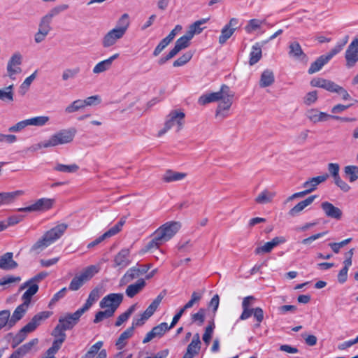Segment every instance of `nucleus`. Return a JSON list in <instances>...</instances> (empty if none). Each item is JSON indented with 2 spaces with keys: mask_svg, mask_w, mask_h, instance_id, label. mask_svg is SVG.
<instances>
[{
  "mask_svg": "<svg viewBox=\"0 0 358 358\" xmlns=\"http://www.w3.org/2000/svg\"><path fill=\"white\" fill-rule=\"evenodd\" d=\"M75 134L76 130L74 129H62L47 139L49 147H56L59 145L69 143L73 140Z\"/></svg>",
  "mask_w": 358,
  "mask_h": 358,
  "instance_id": "7",
  "label": "nucleus"
},
{
  "mask_svg": "<svg viewBox=\"0 0 358 358\" xmlns=\"http://www.w3.org/2000/svg\"><path fill=\"white\" fill-rule=\"evenodd\" d=\"M100 271L99 265H90L75 275L69 285L71 291H77L90 281Z\"/></svg>",
  "mask_w": 358,
  "mask_h": 358,
  "instance_id": "3",
  "label": "nucleus"
},
{
  "mask_svg": "<svg viewBox=\"0 0 358 358\" xmlns=\"http://www.w3.org/2000/svg\"><path fill=\"white\" fill-rule=\"evenodd\" d=\"M208 20V18H203L201 20L196 21L194 23L191 24L189 27L187 33L192 36L194 37L195 34H199L203 30V27H201V25L206 23Z\"/></svg>",
  "mask_w": 358,
  "mask_h": 358,
  "instance_id": "42",
  "label": "nucleus"
},
{
  "mask_svg": "<svg viewBox=\"0 0 358 358\" xmlns=\"http://www.w3.org/2000/svg\"><path fill=\"white\" fill-rule=\"evenodd\" d=\"M289 55L297 59H303L306 55L301 49L300 44L298 42H292L289 45Z\"/></svg>",
  "mask_w": 358,
  "mask_h": 358,
  "instance_id": "36",
  "label": "nucleus"
},
{
  "mask_svg": "<svg viewBox=\"0 0 358 358\" xmlns=\"http://www.w3.org/2000/svg\"><path fill=\"white\" fill-rule=\"evenodd\" d=\"M102 341H98L94 344L82 358H94L103 346Z\"/></svg>",
  "mask_w": 358,
  "mask_h": 358,
  "instance_id": "56",
  "label": "nucleus"
},
{
  "mask_svg": "<svg viewBox=\"0 0 358 358\" xmlns=\"http://www.w3.org/2000/svg\"><path fill=\"white\" fill-rule=\"evenodd\" d=\"M54 203V199L43 197L36 200L29 206L18 208L17 211L24 213L45 212L51 209Z\"/></svg>",
  "mask_w": 358,
  "mask_h": 358,
  "instance_id": "8",
  "label": "nucleus"
},
{
  "mask_svg": "<svg viewBox=\"0 0 358 358\" xmlns=\"http://www.w3.org/2000/svg\"><path fill=\"white\" fill-rule=\"evenodd\" d=\"M348 36H346L345 41L336 44V45L334 48H332L327 55H325V56L328 58L329 60H330L334 56L339 53L343 50V47L348 42Z\"/></svg>",
  "mask_w": 358,
  "mask_h": 358,
  "instance_id": "61",
  "label": "nucleus"
},
{
  "mask_svg": "<svg viewBox=\"0 0 358 358\" xmlns=\"http://www.w3.org/2000/svg\"><path fill=\"white\" fill-rule=\"evenodd\" d=\"M50 120L48 116H37L27 119L29 126L43 127Z\"/></svg>",
  "mask_w": 358,
  "mask_h": 358,
  "instance_id": "50",
  "label": "nucleus"
},
{
  "mask_svg": "<svg viewBox=\"0 0 358 358\" xmlns=\"http://www.w3.org/2000/svg\"><path fill=\"white\" fill-rule=\"evenodd\" d=\"M37 71H35L31 75L27 77L20 87V92L24 94L29 90L31 84L36 77Z\"/></svg>",
  "mask_w": 358,
  "mask_h": 358,
  "instance_id": "55",
  "label": "nucleus"
},
{
  "mask_svg": "<svg viewBox=\"0 0 358 358\" xmlns=\"http://www.w3.org/2000/svg\"><path fill=\"white\" fill-rule=\"evenodd\" d=\"M151 264H137L127 270L121 279L123 284H127L134 279L146 273L150 268Z\"/></svg>",
  "mask_w": 358,
  "mask_h": 358,
  "instance_id": "12",
  "label": "nucleus"
},
{
  "mask_svg": "<svg viewBox=\"0 0 358 358\" xmlns=\"http://www.w3.org/2000/svg\"><path fill=\"white\" fill-rule=\"evenodd\" d=\"M131 262L130 250L127 248L122 249L114 257V267L123 269Z\"/></svg>",
  "mask_w": 358,
  "mask_h": 358,
  "instance_id": "19",
  "label": "nucleus"
},
{
  "mask_svg": "<svg viewBox=\"0 0 358 358\" xmlns=\"http://www.w3.org/2000/svg\"><path fill=\"white\" fill-rule=\"evenodd\" d=\"M286 239L282 236H276L271 241L266 242L264 245L257 247L255 252L257 255L270 252L275 246L285 243Z\"/></svg>",
  "mask_w": 358,
  "mask_h": 358,
  "instance_id": "22",
  "label": "nucleus"
},
{
  "mask_svg": "<svg viewBox=\"0 0 358 358\" xmlns=\"http://www.w3.org/2000/svg\"><path fill=\"white\" fill-rule=\"evenodd\" d=\"M187 176L186 173H181L174 171L171 169L166 171L164 174L162 176V180L165 182H172L176 181H180L185 178Z\"/></svg>",
  "mask_w": 358,
  "mask_h": 358,
  "instance_id": "35",
  "label": "nucleus"
},
{
  "mask_svg": "<svg viewBox=\"0 0 358 358\" xmlns=\"http://www.w3.org/2000/svg\"><path fill=\"white\" fill-rule=\"evenodd\" d=\"M181 224L179 222H168L159 227L156 231L157 236L165 243L169 241L179 231Z\"/></svg>",
  "mask_w": 358,
  "mask_h": 358,
  "instance_id": "9",
  "label": "nucleus"
},
{
  "mask_svg": "<svg viewBox=\"0 0 358 358\" xmlns=\"http://www.w3.org/2000/svg\"><path fill=\"white\" fill-rule=\"evenodd\" d=\"M262 47L258 43H257L252 45L251 52L250 53V65L252 66L257 63L262 58Z\"/></svg>",
  "mask_w": 358,
  "mask_h": 358,
  "instance_id": "41",
  "label": "nucleus"
},
{
  "mask_svg": "<svg viewBox=\"0 0 358 358\" xmlns=\"http://www.w3.org/2000/svg\"><path fill=\"white\" fill-rule=\"evenodd\" d=\"M192 38V36L186 32L184 36L176 41L175 46L171 50V54H175L176 55L180 50L187 48Z\"/></svg>",
  "mask_w": 358,
  "mask_h": 358,
  "instance_id": "33",
  "label": "nucleus"
},
{
  "mask_svg": "<svg viewBox=\"0 0 358 358\" xmlns=\"http://www.w3.org/2000/svg\"><path fill=\"white\" fill-rule=\"evenodd\" d=\"M321 208L327 217L337 220L341 219L343 215L342 210L339 208L334 206L331 203L324 201L321 203Z\"/></svg>",
  "mask_w": 358,
  "mask_h": 358,
  "instance_id": "21",
  "label": "nucleus"
},
{
  "mask_svg": "<svg viewBox=\"0 0 358 358\" xmlns=\"http://www.w3.org/2000/svg\"><path fill=\"white\" fill-rule=\"evenodd\" d=\"M329 60L325 55H321L310 64L308 69V73L313 74L319 71Z\"/></svg>",
  "mask_w": 358,
  "mask_h": 358,
  "instance_id": "40",
  "label": "nucleus"
},
{
  "mask_svg": "<svg viewBox=\"0 0 358 358\" xmlns=\"http://www.w3.org/2000/svg\"><path fill=\"white\" fill-rule=\"evenodd\" d=\"M125 33L119 30L117 28H113L107 32L102 39V45L104 48H109L114 45L117 41L121 39Z\"/></svg>",
  "mask_w": 358,
  "mask_h": 358,
  "instance_id": "16",
  "label": "nucleus"
},
{
  "mask_svg": "<svg viewBox=\"0 0 358 358\" xmlns=\"http://www.w3.org/2000/svg\"><path fill=\"white\" fill-rule=\"evenodd\" d=\"M124 218H122L115 225L112 227L109 230H108L103 234H102L103 238L106 239L117 234L118 232L121 231L122 227L124 224Z\"/></svg>",
  "mask_w": 358,
  "mask_h": 358,
  "instance_id": "47",
  "label": "nucleus"
},
{
  "mask_svg": "<svg viewBox=\"0 0 358 358\" xmlns=\"http://www.w3.org/2000/svg\"><path fill=\"white\" fill-rule=\"evenodd\" d=\"M202 297V293L193 292L191 296V299L182 307V309L186 310L192 308L194 303L199 302Z\"/></svg>",
  "mask_w": 358,
  "mask_h": 358,
  "instance_id": "59",
  "label": "nucleus"
},
{
  "mask_svg": "<svg viewBox=\"0 0 358 358\" xmlns=\"http://www.w3.org/2000/svg\"><path fill=\"white\" fill-rule=\"evenodd\" d=\"M80 70L79 67L69 68L63 71L62 74V80L63 81H67L70 79H74L80 73Z\"/></svg>",
  "mask_w": 358,
  "mask_h": 358,
  "instance_id": "48",
  "label": "nucleus"
},
{
  "mask_svg": "<svg viewBox=\"0 0 358 358\" xmlns=\"http://www.w3.org/2000/svg\"><path fill=\"white\" fill-rule=\"evenodd\" d=\"M226 92L227 94H224L222 98L220 100V102L217 107L215 113L216 117H222V119L228 116L227 111L230 109L232 105L233 98L234 96V93L229 87Z\"/></svg>",
  "mask_w": 358,
  "mask_h": 358,
  "instance_id": "10",
  "label": "nucleus"
},
{
  "mask_svg": "<svg viewBox=\"0 0 358 358\" xmlns=\"http://www.w3.org/2000/svg\"><path fill=\"white\" fill-rule=\"evenodd\" d=\"M264 20H260L258 19H252L248 21V24L245 27V30L247 33H252V31L260 28Z\"/></svg>",
  "mask_w": 358,
  "mask_h": 358,
  "instance_id": "53",
  "label": "nucleus"
},
{
  "mask_svg": "<svg viewBox=\"0 0 358 358\" xmlns=\"http://www.w3.org/2000/svg\"><path fill=\"white\" fill-rule=\"evenodd\" d=\"M145 285L144 279H138L135 283L129 285L127 287L125 293L128 297L133 298L145 287Z\"/></svg>",
  "mask_w": 358,
  "mask_h": 358,
  "instance_id": "32",
  "label": "nucleus"
},
{
  "mask_svg": "<svg viewBox=\"0 0 358 358\" xmlns=\"http://www.w3.org/2000/svg\"><path fill=\"white\" fill-rule=\"evenodd\" d=\"M13 253L8 252L0 256V268L4 271H10L16 268L17 263L13 260Z\"/></svg>",
  "mask_w": 358,
  "mask_h": 358,
  "instance_id": "23",
  "label": "nucleus"
},
{
  "mask_svg": "<svg viewBox=\"0 0 358 358\" xmlns=\"http://www.w3.org/2000/svg\"><path fill=\"white\" fill-rule=\"evenodd\" d=\"M102 294V288L96 287L94 288L90 293L87 299L86 300L84 306L80 308V309L83 311L84 313L87 310L90 308V307L93 305L94 303H95L101 296Z\"/></svg>",
  "mask_w": 358,
  "mask_h": 358,
  "instance_id": "26",
  "label": "nucleus"
},
{
  "mask_svg": "<svg viewBox=\"0 0 358 358\" xmlns=\"http://www.w3.org/2000/svg\"><path fill=\"white\" fill-rule=\"evenodd\" d=\"M114 313H113V310H109L107 308L105 310L99 311L95 315L94 322L99 323L106 318L112 317Z\"/></svg>",
  "mask_w": 358,
  "mask_h": 358,
  "instance_id": "62",
  "label": "nucleus"
},
{
  "mask_svg": "<svg viewBox=\"0 0 358 358\" xmlns=\"http://www.w3.org/2000/svg\"><path fill=\"white\" fill-rule=\"evenodd\" d=\"M27 288V290L24 292L23 295L22 296V300L24 303L27 304H30L32 296L37 293L38 291L39 287L36 283L29 282V280L24 282L22 284L19 288V291H22Z\"/></svg>",
  "mask_w": 358,
  "mask_h": 358,
  "instance_id": "17",
  "label": "nucleus"
},
{
  "mask_svg": "<svg viewBox=\"0 0 358 358\" xmlns=\"http://www.w3.org/2000/svg\"><path fill=\"white\" fill-rule=\"evenodd\" d=\"M0 100L10 103L14 100L13 85L0 89Z\"/></svg>",
  "mask_w": 358,
  "mask_h": 358,
  "instance_id": "44",
  "label": "nucleus"
},
{
  "mask_svg": "<svg viewBox=\"0 0 358 358\" xmlns=\"http://www.w3.org/2000/svg\"><path fill=\"white\" fill-rule=\"evenodd\" d=\"M348 36H346L345 41L336 44V45L334 48H332L327 55H325V56L328 58L329 60H330L334 56L339 53L343 50V47L348 42Z\"/></svg>",
  "mask_w": 358,
  "mask_h": 358,
  "instance_id": "60",
  "label": "nucleus"
},
{
  "mask_svg": "<svg viewBox=\"0 0 358 358\" xmlns=\"http://www.w3.org/2000/svg\"><path fill=\"white\" fill-rule=\"evenodd\" d=\"M192 56L193 54L191 52H185L173 62V66L178 67L185 65L192 59Z\"/></svg>",
  "mask_w": 358,
  "mask_h": 358,
  "instance_id": "58",
  "label": "nucleus"
},
{
  "mask_svg": "<svg viewBox=\"0 0 358 358\" xmlns=\"http://www.w3.org/2000/svg\"><path fill=\"white\" fill-rule=\"evenodd\" d=\"M252 315H253L254 318L257 321V324H255V327H259L260 323L264 320V311L261 308H243V312L239 319L241 320H245L248 319Z\"/></svg>",
  "mask_w": 358,
  "mask_h": 358,
  "instance_id": "18",
  "label": "nucleus"
},
{
  "mask_svg": "<svg viewBox=\"0 0 358 358\" xmlns=\"http://www.w3.org/2000/svg\"><path fill=\"white\" fill-rule=\"evenodd\" d=\"M134 332V327H129L120 334L115 343L118 350H122L126 345V341L133 336Z\"/></svg>",
  "mask_w": 358,
  "mask_h": 358,
  "instance_id": "38",
  "label": "nucleus"
},
{
  "mask_svg": "<svg viewBox=\"0 0 358 358\" xmlns=\"http://www.w3.org/2000/svg\"><path fill=\"white\" fill-rule=\"evenodd\" d=\"M29 306V304L23 302L15 309L12 316L10 317V327H13L24 316L28 310Z\"/></svg>",
  "mask_w": 358,
  "mask_h": 358,
  "instance_id": "28",
  "label": "nucleus"
},
{
  "mask_svg": "<svg viewBox=\"0 0 358 358\" xmlns=\"http://www.w3.org/2000/svg\"><path fill=\"white\" fill-rule=\"evenodd\" d=\"M134 310V306H131L129 307V308L125 311L124 313H122L119 317H117L116 322H115V326L120 327L123 324L124 322H126L130 315L132 314L133 311Z\"/></svg>",
  "mask_w": 358,
  "mask_h": 358,
  "instance_id": "57",
  "label": "nucleus"
},
{
  "mask_svg": "<svg viewBox=\"0 0 358 358\" xmlns=\"http://www.w3.org/2000/svg\"><path fill=\"white\" fill-rule=\"evenodd\" d=\"M85 108L86 106H92L99 104L101 102V99L100 96L94 95L92 96H89L85 99L83 100Z\"/></svg>",
  "mask_w": 358,
  "mask_h": 358,
  "instance_id": "64",
  "label": "nucleus"
},
{
  "mask_svg": "<svg viewBox=\"0 0 358 358\" xmlns=\"http://www.w3.org/2000/svg\"><path fill=\"white\" fill-rule=\"evenodd\" d=\"M68 8L69 6L67 4H60L52 8L45 15L41 17L38 22V28L50 33L52 30L51 24L52 19Z\"/></svg>",
  "mask_w": 358,
  "mask_h": 358,
  "instance_id": "6",
  "label": "nucleus"
},
{
  "mask_svg": "<svg viewBox=\"0 0 358 358\" xmlns=\"http://www.w3.org/2000/svg\"><path fill=\"white\" fill-rule=\"evenodd\" d=\"M165 294V291L161 292L157 296V298L152 302V303L147 308V309L144 311L143 314L146 315L148 318L150 317L156 311L157 308L159 306Z\"/></svg>",
  "mask_w": 358,
  "mask_h": 358,
  "instance_id": "39",
  "label": "nucleus"
},
{
  "mask_svg": "<svg viewBox=\"0 0 358 358\" xmlns=\"http://www.w3.org/2000/svg\"><path fill=\"white\" fill-rule=\"evenodd\" d=\"M229 87L226 85H222L218 92L207 93L201 95L198 100V103L204 106L209 103L220 101L224 94H227L226 91L228 90Z\"/></svg>",
  "mask_w": 358,
  "mask_h": 358,
  "instance_id": "14",
  "label": "nucleus"
},
{
  "mask_svg": "<svg viewBox=\"0 0 358 358\" xmlns=\"http://www.w3.org/2000/svg\"><path fill=\"white\" fill-rule=\"evenodd\" d=\"M20 280V276L6 275L0 279V285L6 287L12 283L19 282Z\"/></svg>",
  "mask_w": 358,
  "mask_h": 358,
  "instance_id": "63",
  "label": "nucleus"
},
{
  "mask_svg": "<svg viewBox=\"0 0 358 358\" xmlns=\"http://www.w3.org/2000/svg\"><path fill=\"white\" fill-rule=\"evenodd\" d=\"M129 26V20L128 14H123L117 21V25L115 28L126 34Z\"/></svg>",
  "mask_w": 358,
  "mask_h": 358,
  "instance_id": "54",
  "label": "nucleus"
},
{
  "mask_svg": "<svg viewBox=\"0 0 358 358\" xmlns=\"http://www.w3.org/2000/svg\"><path fill=\"white\" fill-rule=\"evenodd\" d=\"M185 114L181 110H173L166 116L164 127L159 131L158 136H161L169 129L176 127V131H180L185 124Z\"/></svg>",
  "mask_w": 358,
  "mask_h": 358,
  "instance_id": "4",
  "label": "nucleus"
},
{
  "mask_svg": "<svg viewBox=\"0 0 358 358\" xmlns=\"http://www.w3.org/2000/svg\"><path fill=\"white\" fill-rule=\"evenodd\" d=\"M171 327L168 326L166 322H162L159 325L153 327L150 331H149L143 340V343H147L155 338H161L166 331L171 329Z\"/></svg>",
  "mask_w": 358,
  "mask_h": 358,
  "instance_id": "20",
  "label": "nucleus"
},
{
  "mask_svg": "<svg viewBox=\"0 0 358 358\" xmlns=\"http://www.w3.org/2000/svg\"><path fill=\"white\" fill-rule=\"evenodd\" d=\"M275 77L273 71L271 70H265L262 72L259 80V86L261 87H266L273 84Z\"/></svg>",
  "mask_w": 358,
  "mask_h": 358,
  "instance_id": "37",
  "label": "nucleus"
},
{
  "mask_svg": "<svg viewBox=\"0 0 358 358\" xmlns=\"http://www.w3.org/2000/svg\"><path fill=\"white\" fill-rule=\"evenodd\" d=\"M345 178L353 182L358 179V166L355 165H348L344 168Z\"/></svg>",
  "mask_w": 358,
  "mask_h": 358,
  "instance_id": "45",
  "label": "nucleus"
},
{
  "mask_svg": "<svg viewBox=\"0 0 358 358\" xmlns=\"http://www.w3.org/2000/svg\"><path fill=\"white\" fill-rule=\"evenodd\" d=\"M201 341L199 334H194L191 343L188 345L187 352L183 356L184 358H193L197 355L201 348Z\"/></svg>",
  "mask_w": 358,
  "mask_h": 358,
  "instance_id": "24",
  "label": "nucleus"
},
{
  "mask_svg": "<svg viewBox=\"0 0 358 358\" xmlns=\"http://www.w3.org/2000/svg\"><path fill=\"white\" fill-rule=\"evenodd\" d=\"M22 193L23 192L21 190L0 193V206L13 201L17 196L22 195Z\"/></svg>",
  "mask_w": 358,
  "mask_h": 358,
  "instance_id": "43",
  "label": "nucleus"
},
{
  "mask_svg": "<svg viewBox=\"0 0 358 358\" xmlns=\"http://www.w3.org/2000/svg\"><path fill=\"white\" fill-rule=\"evenodd\" d=\"M85 108L84 103L82 99H77L73 101L71 104L65 108V113L71 114L77 112Z\"/></svg>",
  "mask_w": 358,
  "mask_h": 358,
  "instance_id": "49",
  "label": "nucleus"
},
{
  "mask_svg": "<svg viewBox=\"0 0 358 358\" xmlns=\"http://www.w3.org/2000/svg\"><path fill=\"white\" fill-rule=\"evenodd\" d=\"M79 166L76 164H72L69 165L62 164H57L54 167V170L59 172L72 173H76L78 171Z\"/></svg>",
  "mask_w": 358,
  "mask_h": 358,
  "instance_id": "46",
  "label": "nucleus"
},
{
  "mask_svg": "<svg viewBox=\"0 0 358 358\" xmlns=\"http://www.w3.org/2000/svg\"><path fill=\"white\" fill-rule=\"evenodd\" d=\"M83 314V311L79 308L75 313L67 314L59 319V324L54 329V332L59 334H65L64 331L70 330L78 322L80 317Z\"/></svg>",
  "mask_w": 358,
  "mask_h": 358,
  "instance_id": "5",
  "label": "nucleus"
},
{
  "mask_svg": "<svg viewBox=\"0 0 358 358\" xmlns=\"http://www.w3.org/2000/svg\"><path fill=\"white\" fill-rule=\"evenodd\" d=\"M118 57L119 54L116 53L109 58L97 63L93 68V73L94 74H99L109 70L112 66L113 61L118 58Z\"/></svg>",
  "mask_w": 358,
  "mask_h": 358,
  "instance_id": "25",
  "label": "nucleus"
},
{
  "mask_svg": "<svg viewBox=\"0 0 358 358\" xmlns=\"http://www.w3.org/2000/svg\"><path fill=\"white\" fill-rule=\"evenodd\" d=\"M52 335L58 338L55 339L53 341L52 346L48 350V356H54V355L57 353V351L60 349L63 342L65 341L66 338V334H59L57 332L56 333L53 331Z\"/></svg>",
  "mask_w": 358,
  "mask_h": 358,
  "instance_id": "34",
  "label": "nucleus"
},
{
  "mask_svg": "<svg viewBox=\"0 0 358 358\" xmlns=\"http://www.w3.org/2000/svg\"><path fill=\"white\" fill-rule=\"evenodd\" d=\"M275 196V192L265 189L255 197V201L261 205L271 203L273 202Z\"/></svg>",
  "mask_w": 358,
  "mask_h": 358,
  "instance_id": "29",
  "label": "nucleus"
},
{
  "mask_svg": "<svg viewBox=\"0 0 358 358\" xmlns=\"http://www.w3.org/2000/svg\"><path fill=\"white\" fill-rule=\"evenodd\" d=\"M345 58L348 68L353 67L358 62V36L348 45L345 51Z\"/></svg>",
  "mask_w": 358,
  "mask_h": 358,
  "instance_id": "13",
  "label": "nucleus"
},
{
  "mask_svg": "<svg viewBox=\"0 0 358 358\" xmlns=\"http://www.w3.org/2000/svg\"><path fill=\"white\" fill-rule=\"evenodd\" d=\"M306 116L310 121L315 124L327 121L330 117L329 114L318 111L316 109L309 110L306 113Z\"/></svg>",
  "mask_w": 358,
  "mask_h": 358,
  "instance_id": "31",
  "label": "nucleus"
},
{
  "mask_svg": "<svg viewBox=\"0 0 358 358\" xmlns=\"http://www.w3.org/2000/svg\"><path fill=\"white\" fill-rule=\"evenodd\" d=\"M329 177L327 173L317 177H313L306 181L303 184V187L308 191V193L316 189L318 185L326 181Z\"/></svg>",
  "mask_w": 358,
  "mask_h": 358,
  "instance_id": "27",
  "label": "nucleus"
},
{
  "mask_svg": "<svg viewBox=\"0 0 358 358\" xmlns=\"http://www.w3.org/2000/svg\"><path fill=\"white\" fill-rule=\"evenodd\" d=\"M123 300V294L121 293H112L104 296L100 301L99 306L101 308H107L115 312Z\"/></svg>",
  "mask_w": 358,
  "mask_h": 358,
  "instance_id": "11",
  "label": "nucleus"
},
{
  "mask_svg": "<svg viewBox=\"0 0 358 358\" xmlns=\"http://www.w3.org/2000/svg\"><path fill=\"white\" fill-rule=\"evenodd\" d=\"M22 62V56L19 52L13 53L8 62L7 73L8 76L13 80L15 79L13 76L21 72V68L19 67Z\"/></svg>",
  "mask_w": 358,
  "mask_h": 358,
  "instance_id": "15",
  "label": "nucleus"
},
{
  "mask_svg": "<svg viewBox=\"0 0 358 358\" xmlns=\"http://www.w3.org/2000/svg\"><path fill=\"white\" fill-rule=\"evenodd\" d=\"M50 316L49 311L40 312L35 315L32 319L24 327H23L18 333L13 337L12 341L13 348H15L23 342L28 334L31 333L46 319Z\"/></svg>",
  "mask_w": 358,
  "mask_h": 358,
  "instance_id": "2",
  "label": "nucleus"
},
{
  "mask_svg": "<svg viewBox=\"0 0 358 358\" xmlns=\"http://www.w3.org/2000/svg\"><path fill=\"white\" fill-rule=\"evenodd\" d=\"M316 197V195H313L308 197L305 200L300 201L289 210L288 214L291 217L297 216L301 211H303L305 209L306 207L310 205L314 201Z\"/></svg>",
  "mask_w": 358,
  "mask_h": 358,
  "instance_id": "30",
  "label": "nucleus"
},
{
  "mask_svg": "<svg viewBox=\"0 0 358 358\" xmlns=\"http://www.w3.org/2000/svg\"><path fill=\"white\" fill-rule=\"evenodd\" d=\"M236 30V27L229 29L228 27L224 26L222 31L221 34L219 37V43L220 44H224L226 41L233 35Z\"/></svg>",
  "mask_w": 358,
  "mask_h": 358,
  "instance_id": "52",
  "label": "nucleus"
},
{
  "mask_svg": "<svg viewBox=\"0 0 358 358\" xmlns=\"http://www.w3.org/2000/svg\"><path fill=\"white\" fill-rule=\"evenodd\" d=\"M68 225L65 223H61L47 231L43 236L38 240L31 247V251L36 253H39L45 248L54 243L56 241L60 238L66 230Z\"/></svg>",
  "mask_w": 358,
  "mask_h": 358,
  "instance_id": "1",
  "label": "nucleus"
},
{
  "mask_svg": "<svg viewBox=\"0 0 358 358\" xmlns=\"http://www.w3.org/2000/svg\"><path fill=\"white\" fill-rule=\"evenodd\" d=\"M153 238L145 245L143 250L144 252H148L155 248H158L161 245L164 243L162 239L159 238V236H157L155 231L153 234Z\"/></svg>",
  "mask_w": 358,
  "mask_h": 358,
  "instance_id": "51",
  "label": "nucleus"
}]
</instances>
